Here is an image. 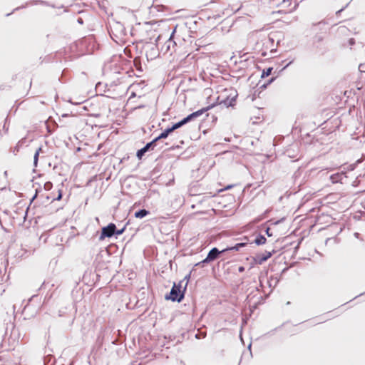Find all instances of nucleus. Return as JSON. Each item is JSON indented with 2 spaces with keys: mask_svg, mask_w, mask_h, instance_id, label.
<instances>
[{
  "mask_svg": "<svg viewBox=\"0 0 365 365\" xmlns=\"http://www.w3.org/2000/svg\"><path fill=\"white\" fill-rule=\"evenodd\" d=\"M214 106H215V104L213 103V104H212L210 106H207L205 108H202V109H200V110H198L197 111H195V112L189 114L188 115H187L186 117L182 118L181 120L174 123L173 124L174 128L178 129V128H181L182 125H184L187 124V123L193 120L196 118H197L200 115H202L206 111H207L210 109L212 108Z\"/></svg>",
  "mask_w": 365,
  "mask_h": 365,
  "instance_id": "obj_1",
  "label": "nucleus"
},
{
  "mask_svg": "<svg viewBox=\"0 0 365 365\" xmlns=\"http://www.w3.org/2000/svg\"><path fill=\"white\" fill-rule=\"evenodd\" d=\"M111 33L110 36L115 41H117V39H115L113 35L119 38L126 34V31L124 25L120 22H115L112 26H110Z\"/></svg>",
  "mask_w": 365,
  "mask_h": 365,
  "instance_id": "obj_2",
  "label": "nucleus"
},
{
  "mask_svg": "<svg viewBox=\"0 0 365 365\" xmlns=\"http://www.w3.org/2000/svg\"><path fill=\"white\" fill-rule=\"evenodd\" d=\"M145 56L149 59H154L159 55L158 48L156 44L150 42H147L144 46Z\"/></svg>",
  "mask_w": 365,
  "mask_h": 365,
  "instance_id": "obj_3",
  "label": "nucleus"
},
{
  "mask_svg": "<svg viewBox=\"0 0 365 365\" xmlns=\"http://www.w3.org/2000/svg\"><path fill=\"white\" fill-rule=\"evenodd\" d=\"M158 140L155 138L153 140L149 143H147L145 146L142 148L139 149L136 153V157L138 159L141 160L144 155L150 151L153 150L154 148L157 145Z\"/></svg>",
  "mask_w": 365,
  "mask_h": 365,
  "instance_id": "obj_4",
  "label": "nucleus"
},
{
  "mask_svg": "<svg viewBox=\"0 0 365 365\" xmlns=\"http://www.w3.org/2000/svg\"><path fill=\"white\" fill-rule=\"evenodd\" d=\"M274 253L275 251L274 250L272 251H265L264 252L257 253L253 257V262L256 264H262L269 259Z\"/></svg>",
  "mask_w": 365,
  "mask_h": 365,
  "instance_id": "obj_5",
  "label": "nucleus"
},
{
  "mask_svg": "<svg viewBox=\"0 0 365 365\" xmlns=\"http://www.w3.org/2000/svg\"><path fill=\"white\" fill-rule=\"evenodd\" d=\"M184 295L183 293L180 290V286H177L175 284L173 285L171 291L170 292V296L166 297L167 299H170L172 301H178L180 302Z\"/></svg>",
  "mask_w": 365,
  "mask_h": 365,
  "instance_id": "obj_6",
  "label": "nucleus"
},
{
  "mask_svg": "<svg viewBox=\"0 0 365 365\" xmlns=\"http://www.w3.org/2000/svg\"><path fill=\"white\" fill-rule=\"evenodd\" d=\"M102 233L100 236V240H103L106 237H110L114 235H120L123 234L125 230H102Z\"/></svg>",
  "mask_w": 365,
  "mask_h": 365,
  "instance_id": "obj_7",
  "label": "nucleus"
},
{
  "mask_svg": "<svg viewBox=\"0 0 365 365\" xmlns=\"http://www.w3.org/2000/svg\"><path fill=\"white\" fill-rule=\"evenodd\" d=\"M285 220L284 217H282L279 220L270 219L267 220L264 223L262 224L260 226H257L256 228H270L271 226L278 225L282 223Z\"/></svg>",
  "mask_w": 365,
  "mask_h": 365,
  "instance_id": "obj_8",
  "label": "nucleus"
},
{
  "mask_svg": "<svg viewBox=\"0 0 365 365\" xmlns=\"http://www.w3.org/2000/svg\"><path fill=\"white\" fill-rule=\"evenodd\" d=\"M222 251H219L216 247L212 248L208 253L207 257L203 260V262H209L216 259L218 257L220 253H222Z\"/></svg>",
  "mask_w": 365,
  "mask_h": 365,
  "instance_id": "obj_9",
  "label": "nucleus"
},
{
  "mask_svg": "<svg viewBox=\"0 0 365 365\" xmlns=\"http://www.w3.org/2000/svg\"><path fill=\"white\" fill-rule=\"evenodd\" d=\"M346 178L347 177L345 175L344 173L341 172L331 175L330 176V180L332 183H343V180Z\"/></svg>",
  "mask_w": 365,
  "mask_h": 365,
  "instance_id": "obj_10",
  "label": "nucleus"
},
{
  "mask_svg": "<svg viewBox=\"0 0 365 365\" xmlns=\"http://www.w3.org/2000/svg\"><path fill=\"white\" fill-rule=\"evenodd\" d=\"M176 31V27L174 29L173 32L170 34L169 39L165 42V46H166V51H169L171 50V48H174L176 46L175 41H173L174 34Z\"/></svg>",
  "mask_w": 365,
  "mask_h": 365,
  "instance_id": "obj_11",
  "label": "nucleus"
},
{
  "mask_svg": "<svg viewBox=\"0 0 365 365\" xmlns=\"http://www.w3.org/2000/svg\"><path fill=\"white\" fill-rule=\"evenodd\" d=\"M176 129L174 128L173 125L171 127H168L166 129H165L158 136L155 137V138L159 141L162 139H165L168 138V136L174 130Z\"/></svg>",
  "mask_w": 365,
  "mask_h": 365,
  "instance_id": "obj_12",
  "label": "nucleus"
},
{
  "mask_svg": "<svg viewBox=\"0 0 365 365\" xmlns=\"http://www.w3.org/2000/svg\"><path fill=\"white\" fill-rule=\"evenodd\" d=\"M282 34L280 32H275L274 34H270L268 36V40L271 43H273L274 41H277V46H278L280 43V36Z\"/></svg>",
  "mask_w": 365,
  "mask_h": 365,
  "instance_id": "obj_13",
  "label": "nucleus"
},
{
  "mask_svg": "<svg viewBox=\"0 0 365 365\" xmlns=\"http://www.w3.org/2000/svg\"><path fill=\"white\" fill-rule=\"evenodd\" d=\"M235 98L236 96L231 98H227L226 99L222 101L220 104H223L226 108L232 106L235 102Z\"/></svg>",
  "mask_w": 365,
  "mask_h": 365,
  "instance_id": "obj_14",
  "label": "nucleus"
},
{
  "mask_svg": "<svg viewBox=\"0 0 365 365\" xmlns=\"http://www.w3.org/2000/svg\"><path fill=\"white\" fill-rule=\"evenodd\" d=\"M149 214V211L145 209H140L136 211L134 214L137 218H143Z\"/></svg>",
  "mask_w": 365,
  "mask_h": 365,
  "instance_id": "obj_15",
  "label": "nucleus"
},
{
  "mask_svg": "<svg viewBox=\"0 0 365 365\" xmlns=\"http://www.w3.org/2000/svg\"><path fill=\"white\" fill-rule=\"evenodd\" d=\"M245 245H246L245 242L237 243V245H235L233 247H227V248H225V249L222 250V252H226V251H228V250L238 251L240 250V248L245 247Z\"/></svg>",
  "mask_w": 365,
  "mask_h": 365,
  "instance_id": "obj_16",
  "label": "nucleus"
},
{
  "mask_svg": "<svg viewBox=\"0 0 365 365\" xmlns=\"http://www.w3.org/2000/svg\"><path fill=\"white\" fill-rule=\"evenodd\" d=\"M255 242L257 245H263L266 242V238L262 235L257 236L255 240Z\"/></svg>",
  "mask_w": 365,
  "mask_h": 365,
  "instance_id": "obj_17",
  "label": "nucleus"
},
{
  "mask_svg": "<svg viewBox=\"0 0 365 365\" xmlns=\"http://www.w3.org/2000/svg\"><path fill=\"white\" fill-rule=\"evenodd\" d=\"M272 70H273L272 67H269L266 69H264L262 73L261 78H264L267 77L269 75H271Z\"/></svg>",
  "mask_w": 365,
  "mask_h": 365,
  "instance_id": "obj_18",
  "label": "nucleus"
},
{
  "mask_svg": "<svg viewBox=\"0 0 365 365\" xmlns=\"http://www.w3.org/2000/svg\"><path fill=\"white\" fill-rule=\"evenodd\" d=\"M268 212V210H267L263 215L255 218L250 223V225L251 226H253L254 225L259 222L263 218H264V215Z\"/></svg>",
  "mask_w": 365,
  "mask_h": 365,
  "instance_id": "obj_19",
  "label": "nucleus"
},
{
  "mask_svg": "<svg viewBox=\"0 0 365 365\" xmlns=\"http://www.w3.org/2000/svg\"><path fill=\"white\" fill-rule=\"evenodd\" d=\"M358 200L363 208L365 209V190L358 197Z\"/></svg>",
  "mask_w": 365,
  "mask_h": 365,
  "instance_id": "obj_20",
  "label": "nucleus"
},
{
  "mask_svg": "<svg viewBox=\"0 0 365 365\" xmlns=\"http://www.w3.org/2000/svg\"><path fill=\"white\" fill-rule=\"evenodd\" d=\"M29 4H31L32 5H36V4H41L42 5L48 6V3L46 1H42V0H33Z\"/></svg>",
  "mask_w": 365,
  "mask_h": 365,
  "instance_id": "obj_21",
  "label": "nucleus"
},
{
  "mask_svg": "<svg viewBox=\"0 0 365 365\" xmlns=\"http://www.w3.org/2000/svg\"><path fill=\"white\" fill-rule=\"evenodd\" d=\"M52 187H53V184H52V182H50V181L46 182L44 183V185H43V188H44L46 190H47V191H48V190H51Z\"/></svg>",
  "mask_w": 365,
  "mask_h": 365,
  "instance_id": "obj_22",
  "label": "nucleus"
},
{
  "mask_svg": "<svg viewBox=\"0 0 365 365\" xmlns=\"http://www.w3.org/2000/svg\"><path fill=\"white\" fill-rule=\"evenodd\" d=\"M361 162L360 160H358L356 163L350 164L347 166V170L349 171H352L356 168V164L359 163Z\"/></svg>",
  "mask_w": 365,
  "mask_h": 365,
  "instance_id": "obj_23",
  "label": "nucleus"
},
{
  "mask_svg": "<svg viewBox=\"0 0 365 365\" xmlns=\"http://www.w3.org/2000/svg\"><path fill=\"white\" fill-rule=\"evenodd\" d=\"M101 228H117L115 224L110 222L106 225L101 226Z\"/></svg>",
  "mask_w": 365,
  "mask_h": 365,
  "instance_id": "obj_24",
  "label": "nucleus"
},
{
  "mask_svg": "<svg viewBox=\"0 0 365 365\" xmlns=\"http://www.w3.org/2000/svg\"><path fill=\"white\" fill-rule=\"evenodd\" d=\"M41 148L40 147V148H38L36 150V152H35V153H34V159H35V160H38V156H39V153H40V152H41Z\"/></svg>",
  "mask_w": 365,
  "mask_h": 365,
  "instance_id": "obj_25",
  "label": "nucleus"
},
{
  "mask_svg": "<svg viewBox=\"0 0 365 365\" xmlns=\"http://www.w3.org/2000/svg\"><path fill=\"white\" fill-rule=\"evenodd\" d=\"M275 80V78H271L270 79L268 80V82L267 83H264L263 84L262 86H261V88H267V86L270 84L271 83H272Z\"/></svg>",
  "mask_w": 365,
  "mask_h": 365,
  "instance_id": "obj_26",
  "label": "nucleus"
},
{
  "mask_svg": "<svg viewBox=\"0 0 365 365\" xmlns=\"http://www.w3.org/2000/svg\"><path fill=\"white\" fill-rule=\"evenodd\" d=\"M302 240H303V237H300V238H299V239L297 240V242H295V241H290V242H289V243H290V245H293V244H294L295 242H297L296 247H299V245H300L301 242L302 241Z\"/></svg>",
  "mask_w": 365,
  "mask_h": 365,
  "instance_id": "obj_27",
  "label": "nucleus"
},
{
  "mask_svg": "<svg viewBox=\"0 0 365 365\" xmlns=\"http://www.w3.org/2000/svg\"><path fill=\"white\" fill-rule=\"evenodd\" d=\"M106 0H103L101 2L98 1V5H99V6H100V7H103V8H105V7H106V6H105V2H106Z\"/></svg>",
  "mask_w": 365,
  "mask_h": 365,
  "instance_id": "obj_28",
  "label": "nucleus"
},
{
  "mask_svg": "<svg viewBox=\"0 0 365 365\" xmlns=\"http://www.w3.org/2000/svg\"><path fill=\"white\" fill-rule=\"evenodd\" d=\"M61 198H62V193H61V191L60 190V191L58 192V195L57 197H56V198H55V200H61Z\"/></svg>",
  "mask_w": 365,
  "mask_h": 365,
  "instance_id": "obj_29",
  "label": "nucleus"
},
{
  "mask_svg": "<svg viewBox=\"0 0 365 365\" xmlns=\"http://www.w3.org/2000/svg\"><path fill=\"white\" fill-rule=\"evenodd\" d=\"M293 61H294L293 60H292L291 61H289L287 64H286V65L284 66V67L282 69L284 70V69L287 68L289 65H291V64L293 63Z\"/></svg>",
  "mask_w": 365,
  "mask_h": 365,
  "instance_id": "obj_30",
  "label": "nucleus"
},
{
  "mask_svg": "<svg viewBox=\"0 0 365 365\" xmlns=\"http://www.w3.org/2000/svg\"><path fill=\"white\" fill-rule=\"evenodd\" d=\"M134 63H135V66H136V67L138 66H137L138 64H139V65L140 64V61H139V60H138L137 58H135V59H134Z\"/></svg>",
  "mask_w": 365,
  "mask_h": 365,
  "instance_id": "obj_31",
  "label": "nucleus"
},
{
  "mask_svg": "<svg viewBox=\"0 0 365 365\" xmlns=\"http://www.w3.org/2000/svg\"><path fill=\"white\" fill-rule=\"evenodd\" d=\"M77 22L79 24H83V20L81 19V18H78L77 19Z\"/></svg>",
  "mask_w": 365,
  "mask_h": 365,
  "instance_id": "obj_32",
  "label": "nucleus"
},
{
  "mask_svg": "<svg viewBox=\"0 0 365 365\" xmlns=\"http://www.w3.org/2000/svg\"><path fill=\"white\" fill-rule=\"evenodd\" d=\"M349 44H350V45H354V43H355V41H354V38H350V39H349Z\"/></svg>",
  "mask_w": 365,
  "mask_h": 365,
  "instance_id": "obj_33",
  "label": "nucleus"
},
{
  "mask_svg": "<svg viewBox=\"0 0 365 365\" xmlns=\"http://www.w3.org/2000/svg\"><path fill=\"white\" fill-rule=\"evenodd\" d=\"M38 160H35V159H34V167H37V165H38Z\"/></svg>",
  "mask_w": 365,
  "mask_h": 365,
  "instance_id": "obj_34",
  "label": "nucleus"
},
{
  "mask_svg": "<svg viewBox=\"0 0 365 365\" xmlns=\"http://www.w3.org/2000/svg\"><path fill=\"white\" fill-rule=\"evenodd\" d=\"M37 195H38V191L36 190L35 195L31 198V201H33L37 197Z\"/></svg>",
  "mask_w": 365,
  "mask_h": 365,
  "instance_id": "obj_35",
  "label": "nucleus"
},
{
  "mask_svg": "<svg viewBox=\"0 0 365 365\" xmlns=\"http://www.w3.org/2000/svg\"><path fill=\"white\" fill-rule=\"evenodd\" d=\"M24 7H25V6H22L16 7V9H14V11H17V10H19L20 9H21V8H24Z\"/></svg>",
  "mask_w": 365,
  "mask_h": 365,
  "instance_id": "obj_36",
  "label": "nucleus"
},
{
  "mask_svg": "<svg viewBox=\"0 0 365 365\" xmlns=\"http://www.w3.org/2000/svg\"><path fill=\"white\" fill-rule=\"evenodd\" d=\"M266 230V233H267V235L268 236H272V234H271V233L269 232V230Z\"/></svg>",
  "mask_w": 365,
  "mask_h": 365,
  "instance_id": "obj_37",
  "label": "nucleus"
},
{
  "mask_svg": "<svg viewBox=\"0 0 365 365\" xmlns=\"http://www.w3.org/2000/svg\"><path fill=\"white\" fill-rule=\"evenodd\" d=\"M297 230H294L292 232V234H291L288 237H291L292 236V235H296V231H297Z\"/></svg>",
  "mask_w": 365,
  "mask_h": 365,
  "instance_id": "obj_38",
  "label": "nucleus"
},
{
  "mask_svg": "<svg viewBox=\"0 0 365 365\" xmlns=\"http://www.w3.org/2000/svg\"><path fill=\"white\" fill-rule=\"evenodd\" d=\"M344 9V8L341 9L340 10L336 11V14H341V12Z\"/></svg>",
  "mask_w": 365,
  "mask_h": 365,
  "instance_id": "obj_39",
  "label": "nucleus"
},
{
  "mask_svg": "<svg viewBox=\"0 0 365 365\" xmlns=\"http://www.w3.org/2000/svg\"><path fill=\"white\" fill-rule=\"evenodd\" d=\"M232 186H233V185H227V186L225 187V190H228V189H230V188L232 187Z\"/></svg>",
  "mask_w": 365,
  "mask_h": 365,
  "instance_id": "obj_40",
  "label": "nucleus"
},
{
  "mask_svg": "<svg viewBox=\"0 0 365 365\" xmlns=\"http://www.w3.org/2000/svg\"><path fill=\"white\" fill-rule=\"evenodd\" d=\"M128 222H126V223L123 226V227H122V228H123V229L126 228V226L128 225Z\"/></svg>",
  "mask_w": 365,
  "mask_h": 365,
  "instance_id": "obj_41",
  "label": "nucleus"
},
{
  "mask_svg": "<svg viewBox=\"0 0 365 365\" xmlns=\"http://www.w3.org/2000/svg\"><path fill=\"white\" fill-rule=\"evenodd\" d=\"M239 270H240V271H243V270H244V268H243V267H240Z\"/></svg>",
  "mask_w": 365,
  "mask_h": 365,
  "instance_id": "obj_42",
  "label": "nucleus"
},
{
  "mask_svg": "<svg viewBox=\"0 0 365 365\" xmlns=\"http://www.w3.org/2000/svg\"><path fill=\"white\" fill-rule=\"evenodd\" d=\"M135 96V93H133L131 94L130 97H133V96Z\"/></svg>",
  "mask_w": 365,
  "mask_h": 365,
  "instance_id": "obj_43",
  "label": "nucleus"
},
{
  "mask_svg": "<svg viewBox=\"0 0 365 365\" xmlns=\"http://www.w3.org/2000/svg\"><path fill=\"white\" fill-rule=\"evenodd\" d=\"M4 175L6 176L7 175V171H5L4 172Z\"/></svg>",
  "mask_w": 365,
  "mask_h": 365,
  "instance_id": "obj_44",
  "label": "nucleus"
},
{
  "mask_svg": "<svg viewBox=\"0 0 365 365\" xmlns=\"http://www.w3.org/2000/svg\"><path fill=\"white\" fill-rule=\"evenodd\" d=\"M11 13H9V14H7L6 16H9V15H11Z\"/></svg>",
  "mask_w": 365,
  "mask_h": 365,
  "instance_id": "obj_45",
  "label": "nucleus"
},
{
  "mask_svg": "<svg viewBox=\"0 0 365 365\" xmlns=\"http://www.w3.org/2000/svg\"><path fill=\"white\" fill-rule=\"evenodd\" d=\"M309 228H310V229L314 228V225L310 226V227H309Z\"/></svg>",
  "mask_w": 365,
  "mask_h": 365,
  "instance_id": "obj_46",
  "label": "nucleus"
},
{
  "mask_svg": "<svg viewBox=\"0 0 365 365\" xmlns=\"http://www.w3.org/2000/svg\"><path fill=\"white\" fill-rule=\"evenodd\" d=\"M70 228L73 229L76 228L74 226H71Z\"/></svg>",
  "mask_w": 365,
  "mask_h": 365,
  "instance_id": "obj_47",
  "label": "nucleus"
}]
</instances>
